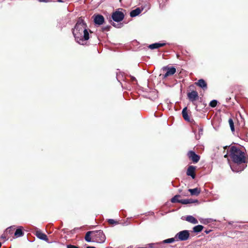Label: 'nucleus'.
<instances>
[{
    "instance_id": "21",
    "label": "nucleus",
    "mask_w": 248,
    "mask_h": 248,
    "mask_svg": "<svg viewBox=\"0 0 248 248\" xmlns=\"http://www.w3.org/2000/svg\"><path fill=\"white\" fill-rule=\"evenodd\" d=\"M203 228V227L202 225H198L193 227V230L195 232H200L202 230Z\"/></svg>"
},
{
    "instance_id": "8",
    "label": "nucleus",
    "mask_w": 248,
    "mask_h": 248,
    "mask_svg": "<svg viewBox=\"0 0 248 248\" xmlns=\"http://www.w3.org/2000/svg\"><path fill=\"white\" fill-rule=\"evenodd\" d=\"M111 17L114 21L118 22L124 19V15L122 12L116 11L112 13Z\"/></svg>"
},
{
    "instance_id": "27",
    "label": "nucleus",
    "mask_w": 248,
    "mask_h": 248,
    "mask_svg": "<svg viewBox=\"0 0 248 248\" xmlns=\"http://www.w3.org/2000/svg\"><path fill=\"white\" fill-rule=\"evenodd\" d=\"M108 221L109 224L112 225L116 224L118 223V222H117L116 221L114 220L113 219H109Z\"/></svg>"
},
{
    "instance_id": "7",
    "label": "nucleus",
    "mask_w": 248,
    "mask_h": 248,
    "mask_svg": "<svg viewBox=\"0 0 248 248\" xmlns=\"http://www.w3.org/2000/svg\"><path fill=\"white\" fill-rule=\"evenodd\" d=\"M188 100L191 102L193 105L196 106V109L197 108V105L195 102L199 99V96L198 93L196 91H192L187 93Z\"/></svg>"
},
{
    "instance_id": "6",
    "label": "nucleus",
    "mask_w": 248,
    "mask_h": 248,
    "mask_svg": "<svg viewBox=\"0 0 248 248\" xmlns=\"http://www.w3.org/2000/svg\"><path fill=\"white\" fill-rule=\"evenodd\" d=\"M190 236L189 232L187 230H184L178 232L175 238L176 240L186 241L187 240Z\"/></svg>"
},
{
    "instance_id": "22",
    "label": "nucleus",
    "mask_w": 248,
    "mask_h": 248,
    "mask_svg": "<svg viewBox=\"0 0 248 248\" xmlns=\"http://www.w3.org/2000/svg\"><path fill=\"white\" fill-rule=\"evenodd\" d=\"M181 196L180 195H176L174 196L172 198H171L170 201L172 203H180V200L178 199V198H180Z\"/></svg>"
},
{
    "instance_id": "9",
    "label": "nucleus",
    "mask_w": 248,
    "mask_h": 248,
    "mask_svg": "<svg viewBox=\"0 0 248 248\" xmlns=\"http://www.w3.org/2000/svg\"><path fill=\"white\" fill-rule=\"evenodd\" d=\"M188 158L192 161L194 163H196L199 162L200 159V156L197 155L195 152L193 151H189L187 154Z\"/></svg>"
},
{
    "instance_id": "17",
    "label": "nucleus",
    "mask_w": 248,
    "mask_h": 248,
    "mask_svg": "<svg viewBox=\"0 0 248 248\" xmlns=\"http://www.w3.org/2000/svg\"><path fill=\"white\" fill-rule=\"evenodd\" d=\"M186 220L193 224H197L198 220L192 216H187L186 217Z\"/></svg>"
},
{
    "instance_id": "36",
    "label": "nucleus",
    "mask_w": 248,
    "mask_h": 248,
    "mask_svg": "<svg viewBox=\"0 0 248 248\" xmlns=\"http://www.w3.org/2000/svg\"><path fill=\"white\" fill-rule=\"evenodd\" d=\"M131 80H132V81H134V80H136V78H135V77H131Z\"/></svg>"
},
{
    "instance_id": "5",
    "label": "nucleus",
    "mask_w": 248,
    "mask_h": 248,
    "mask_svg": "<svg viewBox=\"0 0 248 248\" xmlns=\"http://www.w3.org/2000/svg\"><path fill=\"white\" fill-rule=\"evenodd\" d=\"M162 71L164 72H166L164 74H160L159 76L162 77V78L165 79L168 78V77L172 76L174 75L176 72V69L174 67H170L169 66H164L162 68Z\"/></svg>"
},
{
    "instance_id": "18",
    "label": "nucleus",
    "mask_w": 248,
    "mask_h": 248,
    "mask_svg": "<svg viewBox=\"0 0 248 248\" xmlns=\"http://www.w3.org/2000/svg\"><path fill=\"white\" fill-rule=\"evenodd\" d=\"M182 115H183V117L184 118V119L187 121V122H190V118L188 115V113H187V108L186 107H185V108H183V110H182Z\"/></svg>"
},
{
    "instance_id": "30",
    "label": "nucleus",
    "mask_w": 248,
    "mask_h": 248,
    "mask_svg": "<svg viewBox=\"0 0 248 248\" xmlns=\"http://www.w3.org/2000/svg\"><path fill=\"white\" fill-rule=\"evenodd\" d=\"M203 133V128L202 127H200L199 128V136H200V135H202Z\"/></svg>"
},
{
    "instance_id": "3",
    "label": "nucleus",
    "mask_w": 248,
    "mask_h": 248,
    "mask_svg": "<svg viewBox=\"0 0 248 248\" xmlns=\"http://www.w3.org/2000/svg\"><path fill=\"white\" fill-rule=\"evenodd\" d=\"M106 236L101 230L94 231L93 232L92 241L98 243L105 242Z\"/></svg>"
},
{
    "instance_id": "34",
    "label": "nucleus",
    "mask_w": 248,
    "mask_h": 248,
    "mask_svg": "<svg viewBox=\"0 0 248 248\" xmlns=\"http://www.w3.org/2000/svg\"><path fill=\"white\" fill-rule=\"evenodd\" d=\"M211 231V230H209V231H208V230H205V231H204V232H205L206 234H208V233H209Z\"/></svg>"
},
{
    "instance_id": "13",
    "label": "nucleus",
    "mask_w": 248,
    "mask_h": 248,
    "mask_svg": "<svg viewBox=\"0 0 248 248\" xmlns=\"http://www.w3.org/2000/svg\"><path fill=\"white\" fill-rule=\"evenodd\" d=\"M35 235L39 239L46 241L47 242H49L48 239L47 235L41 232L40 231H37L35 232Z\"/></svg>"
},
{
    "instance_id": "24",
    "label": "nucleus",
    "mask_w": 248,
    "mask_h": 248,
    "mask_svg": "<svg viewBox=\"0 0 248 248\" xmlns=\"http://www.w3.org/2000/svg\"><path fill=\"white\" fill-rule=\"evenodd\" d=\"M175 238H171L165 239L162 241L163 243H171L175 241Z\"/></svg>"
},
{
    "instance_id": "19",
    "label": "nucleus",
    "mask_w": 248,
    "mask_h": 248,
    "mask_svg": "<svg viewBox=\"0 0 248 248\" xmlns=\"http://www.w3.org/2000/svg\"><path fill=\"white\" fill-rule=\"evenodd\" d=\"M141 12V10L140 8H137L136 9L131 11L130 15L131 17H135L139 15Z\"/></svg>"
},
{
    "instance_id": "37",
    "label": "nucleus",
    "mask_w": 248,
    "mask_h": 248,
    "mask_svg": "<svg viewBox=\"0 0 248 248\" xmlns=\"http://www.w3.org/2000/svg\"><path fill=\"white\" fill-rule=\"evenodd\" d=\"M229 154H226L225 155H224V157L225 158H227V157H228V156H229Z\"/></svg>"
},
{
    "instance_id": "29",
    "label": "nucleus",
    "mask_w": 248,
    "mask_h": 248,
    "mask_svg": "<svg viewBox=\"0 0 248 248\" xmlns=\"http://www.w3.org/2000/svg\"><path fill=\"white\" fill-rule=\"evenodd\" d=\"M110 28V26H107L106 27H103L102 29L103 31H108L109 30Z\"/></svg>"
},
{
    "instance_id": "15",
    "label": "nucleus",
    "mask_w": 248,
    "mask_h": 248,
    "mask_svg": "<svg viewBox=\"0 0 248 248\" xmlns=\"http://www.w3.org/2000/svg\"><path fill=\"white\" fill-rule=\"evenodd\" d=\"M166 45V43H156L150 45L149 48L151 49H156L161 47H163Z\"/></svg>"
},
{
    "instance_id": "25",
    "label": "nucleus",
    "mask_w": 248,
    "mask_h": 248,
    "mask_svg": "<svg viewBox=\"0 0 248 248\" xmlns=\"http://www.w3.org/2000/svg\"><path fill=\"white\" fill-rule=\"evenodd\" d=\"M217 101L216 100H213L209 103V106L212 108H215L217 106Z\"/></svg>"
},
{
    "instance_id": "1",
    "label": "nucleus",
    "mask_w": 248,
    "mask_h": 248,
    "mask_svg": "<svg viewBox=\"0 0 248 248\" xmlns=\"http://www.w3.org/2000/svg\"><path fill=\"white\" fill-rule=\"evenodd\" d=\"M229 156L232 161L237 164L245 163L247 161L245 153L235 146L230 147Z\"/></svg>"
},
{
    "instance_id": "39",
    "label": "nucleus",
    "mask_w": 248,
    "mask_h": 248,
    "mask_svg": "<svg viewBox=\"0 0 248 248\" xmlns=\"http://www.w3.org/2000/svg\"><path fill=\"white\" fill-rule=\"evenodd\" d=\"M87 248H96L94 247H92V246H88L87 247Z\"/></svg>"
},
{
    "instance_id": "16",
    "label": "nucleus",
    "mask_w": 248,
    "mask_h": 248,
    "mask_svg": "<svg viewBox=\"0 0 248 248\" xmlns=\"http://www.w3.org/2000/svg\"><path fill=\"white\" fill-rule=\"evenodd\" d=\"M188 191L190 193L191 195L198 196L201 192V189L198 187L193 189H189Z\"/></svg>"
},
{
    "instance_id": "41",
    "label": "nucleus",
    "mask_w": 248,
    "mask_h": 248,
    "mask_svg": "<svg viewBox=\"0 0 248 248\" xmlns=\"http://www.w3.org/2000/svg\"><path fill=\"white\" fill-rule=\"evenodd\" d=\"M227 147H228V146H226L224 147V149H226Z\"/></svg>"
},
{
    "instance_id": "23",
    "label": "nucleus",
    "mask_w": 248,
    "mask_h": 248,
    "mask_svg": "<svg viewBox=\"0 0 248 248\" xmlns=\"http://www.w3.org/2000/svg\"><path fill=\"white\" fill-rule=\"evenodd\" d=\"M228 122H229L231 131L232 132H234L235 129H234V123H233L232 119V118H230L229 119Z\"/></svg>"
},
{
    "instance_id": "32",
    "label": "nucleus",
    "mask_w": 248,
    "mask_h": 248,
    "mask_svg": "<svg viewBox=\"0 0 248 248\" xmlns=\"http://www.w3.org/2000/svg\"><path fill=\"white\" fill-rule=\"evenodd\" d=\"M67 248H78L77 246H74V245H67Z\"/></svg>"
},
{
    "instance_id": "11",
    "label": "nucleus",
    "mask_w": 248,
    "mask_h": 248,
    "mask_svg": "<svg viewBox=\"0 0 248 248\" xmlns=\"http://www.w3.org/2000/svg\"><path fill=\"white\" fill-rule=\"evenodd\" d=\"M94 22L95 24L101 25L104 22V17L101 15H94Z\"/></svg>"
},
{
    "instance_id": "28",
    "label": "nucleus",
    "mask_w": 248,
    "mask_h": 248,
    "mask_svg": "<svg viewBox=\"0 0 248 248\" xmlns=\"http://www.w3.org/2000/svg\"><path fill=\"white\" fill-rule=\"evenodd\" d=\"M180 203L183 204H187L189 203V202L187 199L180 200Z\"/></svg>"
},
{
    "instance_id": "38",
    "label": "nucleus",
    "mask_w": 248,
    "mask_h": 248,
    "mask_svg": "<svg viewBox=\"0 0 248 248\" xmlns=\"http://www.w3.org/2000/svg\"><path fill=\"white\" fill-rule=\"evenodd\" d=\"M57 1L59 2H64L63 0H57Z\"/></svg>"
},
{
    "instance_id": "26",
    "label": "nucleus",
    "mask_w": 248,
    "mask_h": 248,
    "mask_svg": "<svg viewBox=\"0 0 248 248\" xmlns=\"http://www.w3.org/2000/svg\"><path fill=\"white\" fill-rule=\"evenodd\" d=\"M15 228L11 227L6 229V232L9 233V234H12Z\"/></svg>"
},
{
    "instance_id": "20",
    "label": "nucleus",
    "mask_w": 248,
    "mask_h": 248,
    "mask_svg": "<svg viewBox=\"0 0 248 248\" xmlns=\"http://www.w3.org/2000/svg\"><path fill=\"white\" fill-rule=\"evenodd\" d=\"M93 232V231H89L86 233L85 236V239L86 241H87V242L92 241Z\"/></svg>"
},
{
    "instance_id": "2",
    "label": "nucleus",
    "mask_w": 248,
    "mask_h": 248,
    "mask_svg": "<svg viewBox=\"0 0 248 248\" xmlns=\"http://www.w3.org/2000/svg\"><path fill=\"white\" fill-rule=\"evenodd\" d=\"M74 36L76 41L80 45H84V42L90 38L89 31L86 28L83 30L82 32L74 31Z\"/></svg>"
},
{
    "instance_id": "10",
    "label": "nucleus",
    "mask_w": 248,
    "mask_h": 248,
    "mask_svg": "<svg viewBox=\"0 0 248 248\" xmlns=\"http://www.w3.org/2000/svg\"><path fill=\"white\" fill-rule=\"evenodd\" d=\"M196 167L194 166H189L186 171V175L190 176L193 179H194L196 177L195 170Z\"/></svg>"
},
{
    "instance_id": "12",
    "label": "nucleus",
    "mask_w": 248,
    "mask_h": 248,
    "mask_svg": "<svg viewBox=\"0 0 248 248\" xmlns=\"http://www.w3.org/2000/svg\"><path fill=\"white\" fill-rule=\"evenodd\" d=\"M195 84L198 86L202 88L203 90L207 89V84L206 81L203 79L198 80L197 82H195Z\"/></svg>"
},
{
    "instance_id": "35",
    "label": "nucleus",
    "mask_w": 248,
    "mask_h": 248,
    "mask_svg": "<svg viewBox=\"0 0 248 248\" xmlns=\"http://www.w3.org/2000/svg\"><path fill=\"white\" fill-rule=\"evenodd\" d=\"M149 248H154L153 247V244H149Z\"/></svg>"
},
{
    "instance_id": "40",
    "label": "nucleus",
    "mask_w": 248,
    "mask_h": 248,
    "mask_svg": "<svg viewBox=\"0 0 248 248\" xmlns=\"http://www.w3.org/2000/svg\"><path fill=\"white\" fill-rule=\"evenodd\" d=\"M114 27H116V24L114 23H113V24H112Z\"/></svg>"
},
{
    "instance_id": "31",
    "label": "nucleus",
    "mask_w": 248,
    "mask_h": 248,
    "mask_svg": "<svg viewBox=\"0 0 248 248\" xmlns=\"http://www.w3.org/2000/svg\"><path fill=\"white\" fill-rule=\"evenodd\" d=\"M187 200L189 202V203H192L198 202V200H193L192 199H187Z\"/></svg>"
},
{
    "instance_id": "33",
    "label": "nucleus",
    "mask_w": 248,
    "mask_h": 248,
    "mask_svg": "<svg viewBox=\"0 0 248 248\" xmlns=\"http://www.w3.org/2000/svg\"><path fill=\"white\" fill-rule=\"evenodd\" d=\"M39 2H52V0H38Z\"/></svg>"
},
{
    "instance_id": "4",
    "label": "nucleus",
    "mask_w": 248,
    "mask_h": 248,
    "mask_svg": "<svg viewBox=\"0 0 248 248\" xmlns=\"http://www.w3.org/2000/svg\"><path fill=\"white\" fill-rule=\"evenodd\" d=\"M87 28V24L84 21L83 17L81 16L78 18L74 28L72 29V33L74 34V31L76 32H82L83 30Z\"/></svg>"
},
{
    "instance_id": "14",
    "label": "nucleus",
    "mask_w": 248,
    "mask_h": 248,
    "mask_svg": "<svg viewBox=\"0 0 248 248\" xmlns=\"http://www.w3.org/2000/svg\"><path fill=\"white\" fill-rule=\"evenodd\" d=\"M24 234V232H23V228L22 227H19L16 230L14 233V236L16 238H17L22 236Z\"/></svg>"
}]
</instances>
